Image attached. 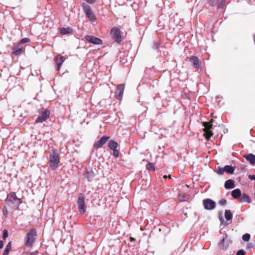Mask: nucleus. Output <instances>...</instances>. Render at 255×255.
Segmentation results:
<instances>
[{"instance_id": "1", "label": "nucleus", "mask_w": 255, "mask_h": 255, "mask_svg": "<svg viewBox=\"0 0 255 255\" xmlns=\"http://www.w3.org/2000/svg\"><path fill=\"white\" fill-rule=\"evenodd\" d=\"M5 202L11 209L17 210L20 204V200L16 196L15 192H11L7 194Z\"/></svg>"}, {"instance_id": "2", "label": "nucleus", "mask_w": 255, "mask_h": 255, "mask_svg": "<svg viewBox=\"0 0 255 255\" xmlns=\"http://www.w3.org/2000/svg\"><path fill=\"white\" fill-rule=\"evenodd\" d=\"M37 236L36 229H31L24 238V245L27 248L31 247L36 242Z\"/></svg>"}, {"instance_id": "3", "label": "nucleus", "mask_w": 255, "mask_h": 255, "mask_svg": "<svg viewBox=\"0 0 255 255\" xmlns=\"http://www.w3.org/2000/svg\"><path fill=\"white\" fill-rule=\"evenodd\" d=\"M60 162V157L55 149H53L49 155V166L52 170H56Z\"/></svg>"}, {"instance_id": "4", "label": "nucleus", "mask_w": 255, "mask_h": 255, "mask_svg": "<svg viewBox=\"0 0 255 255\" xmlns=\"http://www.w3.org/2000/svg\"><path fill=\"white\" fill-rule=\"evenodd\" d=\"M214 123V120H212L211 123L205 122L203 123V126L204 127L203 131L204 132V135L205 138L209 139V138L213 136V133L211 129L213 128L215 126L213 125Z\"/></svg>"}, {"instance_id": "5", "label": "nucleus", "mask_w": 255, "mask_h": 255, "mask_svg": "<svg viewBox=\"0 0 255 255\" xmlns=\"http://www.w3.org/2000/svg\"><path fill=\"white\" fill-rule=\"evenodd\" d=\"M82 7L86 16L88 17L89 20L93 22L96 21V17L95 14L92 11L91 7L85 3H83L82 4Z\"/></svg>"}, {"instance_id": "6", "label": "nucleus", "mask_w": 255, "mask_h": 255, "mask_svg": "<svg viewBox=\"0 0 255 255\" xmlns=\"http://www.w3.org/2000/svg\"><path fill=\"white\" fill-rule=\"evenodd\" d=\"M77 205L80 213L84 214L86 213V204L85 202V197L83 194H79L78 200Z\"/></svg>"}, {"instance_id": "7", "label": "nucleus", "mask_w": 255, "mask_h": 255, "mask_svg": "<svg viewBox=\"0 0 255 255\" xmlns=\"http://www.w3.org/2000/svg\"><path fill=\"white\" fill-rule=\"evenodd\" d=\"M209 6H217L218 8H223L226 4V0H206Z\"/></svg>"}, {"instance_id": "8", "label": "nucleus", "mask_w": 255, "mask_h": 255, "mask_svg": "<svg viewBox=\"0 0 255 255\" xmlns=\"http://www.w3.org/2000/svg\"><path fill=\"white\" fill-rule=\"evenodd\" d=\"M204 208L207 210H212L216 207V202L213 200L207 198L203 200Z\"/></svg>"}, {"instance_id": "9", "label": "nucleus", "mask_w": 255, "mask_h": 255, "mask_svg": "<svg viewBox=\"0 0 255 255\" xmlns=\"http://www.w3.org/2000/svg\"><path fill=\"white\" fill-rule=\"evenodd\" d=\"M95 174L94 172L93 169L91 167L86 168V171L84 173V177L87 180L88 182H91L93 180Z\"/></svg>"}, {"instance_id": "10", "label": "nucleus", "mask_w": 255, "mask_h": 255, "mask_svg": "<svg viewBox=\"0 0 255 255\" xmlns=\"http://www.w3.org/2000/svg\"><path fill=\"white\" fill-rule=\"evenodd\" d=\"M50 116V111L46 109L41 114V115L39 116L35 120V123H40L45 121L48 119Z\"/></svg>"}, {"instance_id": "11", "label": "nucleus", "mask_w": 255, "mask_h": 255, "mask_svg": "<svg viewBox=\"0 0 255 255\" xmlns=\"http://www.w3.org/2000/svg\"><path fill=\"white\" fill-rule=\"evenodd\" d=\"M85 38L87 41L93 44L100 45L102 43V40L100 38L93 35H86Z\"/></svg>"}, {"instance_id": "12", "label": "nucleus", "mask_w": 255, "mask_h": 255, "mask_svg": "<svg viewBox=\"0 0 255 255\" xmlns=\"http://www.w3.org/2000/svg\"><path fill=\"white\" fill-rule=\"evenodd\" d=\"M110 136L103 135L102 136L98 141L95 142L94 144V146L97 148H101L103 145H104L106 142L109 139Z\"/></svg>"}, {"instance_id": "13", "label": "nucleus", "mask_w": 255, "mask_h": 255, "mask_svg": "<svg viewBox=\"0 0 255 255\" xmlns=\"http://www.w3.org/2000/svg\"><path fill=\"white\" fill-rule=\"evenodd\" d=\"M114 42L118 44H122L123 42V37L121 33H110Z\"/></svg>"}, {"instance_id": "14", "label": "nucleus", "mask_w": 255, "mask_h": 255, "mask_svg": "<svg viewBox=\"0 0 255 255\" xmlns=\"http://www.w3.org/2000/svg\"><path fill=\"white\" fill-rule=\"evenodd\" d=\"M65 58L64 56L58 55L55 58V62L56 64V70L58 71L60 70V67L62 65L63 63L65 60Z\"/></svg>"}, {"instance_id": "15", "label": "nucleus", "mask_w": 255, "mask_h": 255, "mask_svg": "<svg viewBox=\"0 0 255 255\" xmlns=\"http://www.w3.org/2000/svg\"><path fill=\"white\" fill-rule=\"evenodd\" d=\"M189 61L195 68L199 69L201 68V63L197 56H192L189 58Z\"/></svg>"}, {"instance_id": "16", "label": "nucleus", "mask_w": 255, "mask_h": 255, "mask_svg": "<svg viewBox=\"0 0 255 255\" xmlns=\"http://www.w3.org/2000/svg\"><path fill=\"white\" fill-rule=\"evenodd\" d=\"M124 88V84H120L117 86L115 92V96L118 100H121L122 99Z\"/></svg>"}, {"instance_id": "17", "label": "nucleus", "mask_w": 255, "mask_h": 255, "mask_svg": "<svg viewBox=\"0 0 255 255\" xmlns=\"http://www.w3.org/2000/svg\"><path fill=\"white\" fill-rule=\"evenodd\" d=\"M231 195L233 198L239 201L242 195L241 190L239 188L235 189L231 192Z\"/></svg>"}, {"instance_id": "18", "label": "nucleus", "mask_w": 255, "mask_h": 255, "mask_svg": "<svg viewBox=\"0 0 255 255\" xmlns=\"http://www.w3.org/2000/svg\"><path fill=\"white\" fill-rule=\"evenodd\" d=\"M224 187L226 189H231L235 187V181L233 179L226 180L224 184Z\"/></svg>"}, {"instance_id": "19", "label": "nucleus", "mask_w": 255, "mask_h": 255, "mask_svg": "<svg viewBox=\"0 0 255 255\" xmlns=\"http://www.w3.org/2000/svg\"><path fill=\"white\" fill-rule=\"evenodd\" d=\"M244 157L251 164H254L255 163V155L253 153L248 154Z\"/></svg>"}, {"instance_id": "20", "label": "nucleus", "mask_w": 255, "mask_h": 255, "mask_svg": "<svg viewBox=\"0 0 255 255\" xmlns=\"http://www.w3.org/2000/svg\"><path fill=\"white\" fill-rule=\"evenodd\" d=\"M161 42L160 40H154L151 46L153 50L158 51L161 47Z\"/></svg>"}, {"instance_id": "21", "label": "nucleus", "mask_w": 255, "mask_h": 255, "mask_svg": "<svg viewBox=\"0 0 255 255\" xmlns=\"http://www.w3.org/2000/svg\"><path fill=\"white\" fill-rule=\"evenodd\" d=\"M239 201L242 202H247L248 203H251L252 202L249 196L246 193L242 194Z\"/></svg>"}, {"instance_id": "22", "label": "nucleus", "mask_w": 255, "mask_h": 255, "mask_svg": "<svg viewBox=\"0 0 255 255\" xmlns=\"http://www.w3.org/2000/svg\"><path fill=\"white\" fill-rule=\"evenodd\" d=\"M229 243H231L230 241L229 243L228 241H227L226 243H225V239L223 238L221 240L220 243L219 244V246L220 248L222 249V250H226V249L229 246Z\"/></svg>"}, {"instance_id": "23", "label": "nucleus", "mask_w": 255, "mask_h": 255, "mask_svg": "<svg viewBox=\"0 0 255 255\" xmlns=\"http://www.w3.org/2000/svg\"><path fill=\"white\" fill-rule=\"evenodd\" d=\"M118 146V142L115 140L111 139L108 142V147L111 150H114Z\"/></svg>"}, {"instance_id": "24", "label": "nucleus", "mask_w": 255, "mask_h": 255, "mask_svg": "<svg viewBox=\"0 0 255 255\" xmlns=\"http://www.w3.org/2000/svg\"><path fill=\"white\" fill-rule=\"evenodd\" d=\"M225 172L229 174H233L235 170V166L232 165H227L224 166Z\"/></svg>"}, {"instance_id": "25", "label": "nucleus", "mask_w": 255, "mask_h": 255, "mask_svg": "<svg viewBox=\"0 0 255 255\" xmlns=\"http://www.w3.org/2000/svg\"><path fill=\"white\" fill-rule=\"evenodd\" d=\"M18 47L16 48L14 47L12 48V54L15 56H18L21 54L22 52L23 48L22 47H20L19 46H17Z\"/></svg>"}, {"instance_id": "26", "label": "nucleus", "mask_w": 255, "mask_h": 255, "mask_svg": "<svg viewBox=\"0 0 255 255\" xmlns=\"http://www.w3.org/2000/svg\"><path fill=\"white\" fill-rule=\"evenodd\" d=\"M225 217L227 221H231L233 219V213L230 210H226L225 211Z\"/></svg>"}, {"instance_id": "27", "label": "nucleus", "mask_w": 255, "mask_h": 255, "mask_svg": "<svg viewBox=\"0 0 255 255\" xmlns=\"http://www.w3.org/2000/svg\"><path fill=\"white\" fill-rule=\"evenodd\" d=\"M11 249V242H9L6 245L2 255H8Z\"/></svg>"}, {"instance_id": "28", "label": "nucleus", "mask_w": 255, "mask_h": 255, "mask_svg": "<svg viewBox=\"0 0 255 255\" xmlns=\"http://www.w3.org/2000/svg\"><path fill=\"white\" fill-rule=\"evenodd\" d=\"M146 169L149 171H153L155 170V167L153 164V163L149 162L146 165Z\"/></svg>"}, {"instance_id": "29", "label": "nucleus", "mask_w": 255, "mask_h": 255, "mask_svg": "<svg viewBox=\"0 0 255 255\" xmlns=\"http://www.w3.org/2000/svg\"><path fill=\"white\" fill-rule=\"evenodd\" d=\"M30 41V39L28 38H22L18 43L17 46H19L20 45L29 42Z\"/></svg>"}, {"instance_id": "30", "label": "nucleus", "mask_w": 255, "mask_h": 255, "mask_svg": "<svg viewBox=\"0 0 255 255\" xmlns=\"http://www.w3.org/2000/svg\"><path fill=\"white\" fill-rule=\"evenodd\" d=\"M242 238L244 241L249 242L251 238V235L249 233H246L243 235Z\"/></svg>"}, {"instance_id": "31", "label": "nucleus", "mask_w": 255, "mask_h": 255, "mask_svg": "<svg viewBox=\"0 0 255 255\" xmlns=\"http://www.w3.org/2000/svg\"><path fill=\"white\" fill-rule=\"evenodd\" d=\"M219 218L221 225H223L224 226H227L229 224L227 222L228 221H225L221 216H219Z\"/></svg>"}, {"instance_id": "32", "label": "nucleus", "mask_w": 255, "mask_h": 255, "mask_svg": "<svg viewBox=\"0 0 255 255\" xmlns=\"http://www.w3.org/2000/svg\"><path fill=\"white\" fill-rule=\"evenodd\" d=\"M217 173L218 174H220V175H222L223 174V173L225 172V168H222L221 167H218L217 169Z\"/></svg>"}, {"instance_id": "33", "label": "nucleus", "mask_w": 255, "mask_h": 255, "mask_svg": "<svg viewBox=\"0 0 255 255\" xmlns=\"http://www.w3.org/2000/svg\"><path fill=\"white\" fill-rule=\"evenodd\" d=\"M8 236V232L7 230L4 229L2 231V238L3 240H5Z\"/></svg>"}, {"instance_id": "34", "label": "nucleus", "mask_w": 255, "mask_h": 255, "mask_svg": "<svg viewBox=\"0 0 255 255\" xmlns=\"http://www.w3.org/2000/svg\"><path fill=\"white\" fill-rule=\"evenodd\" d=\"M72 31V29L68 27L67 28H64V27H62V28H60V32H71Z\"/></svg>"}, {"instance_id": "35", "label": "nucleus", "mask_w": 255, "mask_h": 255, "mask_svg": "<svg viewBox=\"0 0 255 255\" xmlns=\"http://www.w3.org/2000/svg\"><path fill=\"white\" fill-rule=\"evenodd\" d=\"M246 253V251H245L243 249H241L237 251L236 255H245Z\"/></svg>"}, {"instance_id": "36", "label": "nucleus", "mask_w": 255, "mask_h": 255, "mask_svg": "<svg viewBox=\"0 0 255 255\" xmlns=\"http://www.w3.org/2000/svg\"><path fill=\"white\" fill-rule=\"evenodd\" d=\"M227 204V200L225 199H221L219 201V204L222 206H224Z\"/></svg>"}, {"instance_id": "37", "label": "nucleus", "mask_w": 255, "mask_h": 255, "mask_svg": "<svg viewBox=\"0 0 255 255\" xmlns=\"http://www.w3.org/2000/svg\"><path fill=\"white\" fill-rule=\"evenodd\" d=\"M113 151V155L115 157H118L119 156V151L116 149L112 150Z\"/></svg>"}, {"instance_id": "38", "label": "nucleus", "mask_w": 255, "mask_h": 255, "mask_svg": "<svg viewBox=\"0 0 255 255\" xmlns=\"http://www.w3.org/2000/svg\"><path fill=\"white\" fill-rule=\"evenodd\" d=\"M3 215H4V216L5 217H7V215L8 214V211H7V208L5 206H4L3 207Z\"/></svg>"}, {"instance_id": "39", "label": "nucleus", "mask_w": 255, "mask_h": 255, "mask_svg": "<svg viewBox=\"0 0 255 255\" xmlns=\"http://www.w3.org/2000/svg\"><path fill=\"white\" fill-rule=\"evenodd\" d=\"M235 219L237 220V221L239 223H240L242 221V218L241 217L240 215H236L235 216Z\"/></svg>"}, {"instance_id": "40", "label": "nucleus", "mask_w": 255, "mask_h": 255, "mask_svg": "<svg viewBox=\"0 0 255 255\" xmlns=\"http://www.w3.org/2000/svg\"><path fill=\"white\" fill-rule=\"evenodd\" d=\"M254 248V245L252 243H250L247 244V250H250V249Z\"/></svg>"}, {"instance_id": "41", "label": "nucleus", "mask_w": 255, "mask_h": 255, "mask_svg": "<svg viewBox=\"0 0 255 255\" xmlns=\"http://www.w3.org/2000/svg\"><path fill=\"white\" fill-rule=\"evenodd\" d=\"M110 32H121V31H120V29L118 27H114L111 29Z\"/></svg>"}, {"instance_id": "42", "label": "nucleus", "mask_w": 255, "mask_h": 255, "mask_svg": "<svg viewBox=\"0 0 255 255\" xmlns=\"http://www.w3.org/2000/svg\"><path fill=\"white\" fill-rule=\"evenodd\" d=\"M248 178L250 180H255V175L254 174H250L248 176Z\"/></svg>"}, {"instance_id": "43", "label": "nucleus", "mask_w": 255, "mask_h": 255, "mask_svg": "<svg viewBox=\"0 0 255 255\" xmlns=\"http://www.w3.org/2000/svg\"><path fill=\"white\" fill-rule=\"evenodd\" d=\"M86 1L90 4H93L95 2L96 0H85Z\"/></svg>"}, {"instance_id": "44", "label": "nucleus", "mask_w": 255, "mask_h": 255, "mask_svg": "<svg viewBox=\"0 0 255 255\" xmlns=\"http://www.w3.org/2000/svg\"><path fill=\"white\" fill-rule=\"evenodd\" d=\"M3 247V242L2 240L0 241V249H1Z\"/></svg>"}, {"instance_id": "45", "label": "nucleus", "mask_w": 255, "mask_h": 255, "mask_svg": "<svg viewBox=\"0 0 255 255\" xmlns=\"http://www.w3.org/2000/svg\"><path fill=\"white\" fill-rule=\"evenodd\" d=\"M38 254V252L37 251L34 252H31L29 254V255H37Z\"/></svg>"}, {"instance_id": "46", "label": "nucleus", "mask_w": 255, "mask_h": 255, "mask_svg": "<svg viewBox=\"0 0 255 255\" xmlns=\"http://www.w3.org/2000/svg\"><path fill=\"white\" fill-rule=\"evenodd\" d=\"M163 178H164V179H166V178H171V175H170V174H169V175H164V176H163Z\"/></svg>"}, {"instance_id": "47", "label": "nucleus", "mask_w": 255, "mask_h": 255, "mask_svg": "<svg viewBox=\"0 0 255 255\" xmlns=\"http://www.w3.org/2000/svg\"><path fill=\"white\" fill-rule=\"evenodd\" d=\"M60 33L63 34V35H65V34H68L69 33L64 32V33Z\"/></svg>"}, {"instance_id": "48", "label": "nucleus", "mask_w": 255, "mask_h": 255, "mask_svg": "<svg viewBox=\"0 0 255 255\" xmlns=\"http://www.w3.org/2000/svg\"><path fill=\"white\" fill-rule=\"evenodd\" d=\"M216 98H219V96H217V97H216Z\"/></svg>"}, {"instance_id": "49", "label": "nucleus", "mask_w": 255, "mask_h": 255, "mask_svg": "<svg viewBox=\"0 0 255 255\" xmlns=\"http://www.w3.org/2000/svg\"><path fill=\"white\" fill-rule=\"evenodd\" d=\"M131 240H134V239L133 238H131Z\"/></svg>"}, {"instance_id": "50", "label": "nucleus", "mask_w": 255, "mask_h": 255, "mask_svg": "<svg viewBox=\"0 0 255 255\" xmlns=\"http://www.w3.org/2000/svg\"><path fill=\"white\" fill-rule=\"evenodd\" d=\"M228 235L226 234V237L227 238Z\"/></svg>"}]
</instances>
